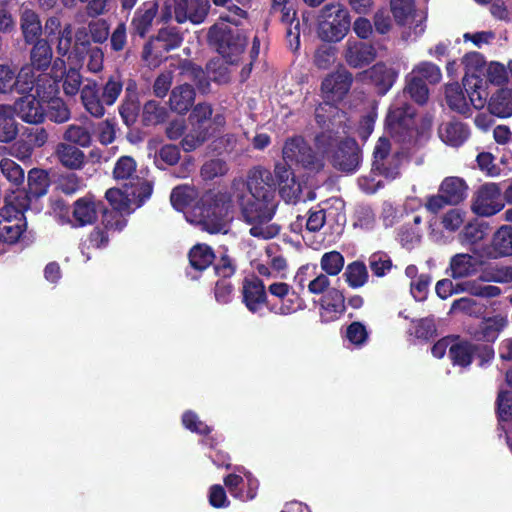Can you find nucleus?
Listing matches in <instances>:
<instances>
[{
	"label": "nucleus",
	"instance_id": "16",
	"mask_svg": "<svg viewBox=\"0 0 512 512\" xmlns=\"http://www.w3.org/2000/svg\"><path fill=\"white\" fill-rule=\"evenodd\" d=\"M283 160L295 163L304 168L317 170L323 166V156L312 152L311 148L301 137H295L286 141L283 147Z\"/></svg>",
	"mask_w": 512,
	"mask_h": 512
},
{
	"label": "nucleus",
	"instance_id": "43",
	"mask_svg": "<svg viewBox=\"0 0 512 512\" xmlns=\"http://www.w3.org/2000/svg\"><path fill=\"white\" fill-rule=\"evenodd\" d=\"M492 248L495 257L512 255V227L504 225L496 231Z\"/></svg>",
	"mask_w": 512,
	"mask_h": 512
},
{
	"label": "nucleus",
	"instance_id": "25",
	"mask_svg": "<svg viewBox=\"0 0 512 512\" xmlns=\"http://www.w3.org/2000/svg\"><path fill=\"white\" fill-rule=\"evenodd\" d=\"M345 297L336 289H330L319 300V315L323 323H330L338 320L345 312Z\"/></svg>",
	"mask_w": 512,
	"mask_h": 512
},
{
	"label": "nucleus",
	"instance_id": "9",
	"mask_svg": "<svg viewBox=\"0 0 512 512\" xmlns=\"http://www.w3.org/2000/svg\"><path fill=\"white\" fill-rule=\"evenodd\" d=\"M351 27V18L347 8L336 2L324 5L317 16L318 37L328 43L340 42Z\"/></svg>",
	"mask_w": 512,
	"mask_h": 512
},
{
	"label": "nucleus",
	"instance_id": "33",
	"mask_svg": "<svg viewBox=\"0 0 512 512\" xmlns=\"http://www.w3.org/2000/svg\"><path fill=\"white\" fill-rule=\"evenodd\" d=\"M468 186L466 182L459 177L451 176L445 178L440 187L439 192L443 193L450 205H457L467 197Z\"/></svg>",
	"mask_w": 512,
	"mask_h": 512
},
{
	"label": "nucleus",
	"instance_id": "61",
	"mask_svg": "<svg viewBox=\"0 0 512 512\" xmlns=\"http://www.w3.org/2000/svg\"><path fill=\"white\" fill-rule=\"evenodd\" d=\"M182 423L185 428L195 433L207 434L211 431L210 427L200 421L198 416L192 411H187L183 414Z\"/></svg>",
	"mask_w": 512,
	"mask_h": 512
},
{
	"label": "nucleus",
	"instance_id": "57",
	"mask_svg": "<svg viewBox=\"0 0 512 512\" xmlns=\"http://www.w3.org/2000/svg\"><path fill=\"white\" fill-rule=\"evenodd\" d=\"M72 47V28L70 25H66L63 27L61 31H59V35L57 38V52L59 55L66 57L65 61L68 63V56L73 51Z\"/></svg>",
	"mask_w": 512,
	"mask_h": 512
},
{
	"label": "nucleus",
	"instance_id": "13",
	"mask_svg": "<svg viewBox=\"0 0 512 512\" xmlns=\"http://www.w3.org/2000/svg\"><path fill=\"white\" fill-rule=\"evenodd\" d=\"M82 66V58L78 53L68 56V63L64 58H57L51 68L52 74H48L55 84L59 79L63 80V91L67 96H75L80 89L82 77L79 69Z\"/></svg>",
	"mask_w": 512,
	"mask_h": 512
},
{
	"label": "nucleus",
	"instance_id": "17",
	"mask_svg": "<svg viewBox=\"0 0 512 512\" xmlns=\"http://www.w3.org/2000/svg\"><path fill=\"white\" fill-rule=\"evenodd\" d=\"M501 187L497 183H485L474 194L471 210L479 216H492L504 207Z\"/></svg>",
	"mask_w": 512,
	"mask_h": 512
},
{
	"label": "nucleus",
	"instance_id": "6",
	"mask_svg": "<svg viewBox=\"0 0 512 512\" xmlns=\"http://www.w3.org/2000/svg\"><path fill=\"white\" fill-rule=\"evenodd\" d=\"M402 158V153L398 148H393L388 139L379 138L373 151L371 178L363 177L359 180L361 189L366 193H374L382 186V181L376 180L374 175L395 179L400 174Z\"/></svg>",
	"mask_w": 512,
	"mask_h": 512
},
{
	"label": "nucleus",
	"instance_id": "55",
	"mask_svg": "<svg viewBox=\"0 0 512 512\" xmlns=\"http://www.w3.org/2000/svg\"><path fill=\"white\" fill-rule=\"evenodd\" d=\"M136 172V163L129 156L121 157L114 168L113 174L117 180L130 179Z\"/></svg>",
	"mask_w": 512,
	"mask_h": 512
},
{
	"label": "nucleus",
	"instance_id": "50",
	"mask_svg": "<svg viewBox=\"0 0 512 512\" xmlns=\"http://www.w3.org/2000/svg\"><path fill=\"white\" fill-rule=\"evenodd\" d=\"M409 75L421 79L422 81L425 80L431 84L440 82L442 78L440 68L431 62L419 63L413 68Z\"/></svg>",
	"mask_w": 512,
	"mask_h": 512
},
{
	"label": "nucleus",
	"instance_id": "20",
	"mask_svg": "<svg viewBox=\"0 0 512 512\" xmlns=\"http://www.w3.org/2000/svg\"><path fill=\"white\" fill-rule=\"evenodd\" d=\"M33 69L24 65L17 75L8 65L0 64V92L6 93L15 89L20 94H25L35 89Z\"/></svg>",
	"mask_w": 512,
	"mask_h": 512
},
{
	"label": "nucleus",
	"instance_id": "41",
	"mask_svg": "<svg viewBox=\"0 0 512 512\" xmlns=\"http://www.w3.org/2000/svg\"><path fill=\"white\" fill-rule=\"evenodd\" d=\"M21 29L27 43H31L39 37L42 28L39 18L34 11L23 8L21 13Z\"/></svg>",
	"mask_w": 512,
	"mask_h": 512
},
{
	"label": "nucleus",
	"instance_id": "51",
	"mask_svg": "<svg viewBox=\"0 0 512 512\" xmlns=\"http://www.w3.org/2000/svg\"><path fill=\"white\" fill-rule=\"evenodd\" d=\"M0 169L3 176L14 186L19 187L24 182V170L16 162L9 158L0 161Z\"/></svg>",
	"mask_w": 512,
	"mask_h": 512
},
{
	"label": "nucleus",
	"instance_id": "63",
	"mask_svg": "<svg viewBox=\"0 0 512 512\" xmlns=\"http://www.w3.org/2000/svg\"><path fill=\"white\" fill-rule=\"evenodd\" d=\"M122 91V83L114 78H110L105 84L102 92L104 104L113 105Z\"/></svg>",
	"mask_w": 512,
	"mask_h": 512
},
{
	"label": "nucleus",
	"instance_id": "34",
	"mask_svg": "<svg viewBox=\"0 0 512 512\" xmlns=\"http://www.w3.org/2000/svg\"><path fill=\"white\" fill-rule=\"evenodd\" d=\"M469 131L467 127L457 121L443 123L439 128V137L447 145L458 147L468 138Z\"/></svg>",
	"mask_w": 512,
	"mask_h": 512
},
{
	"label": "nucleus",
	"instance_id": "42",
	"mask_svg": "<svg viewBox=\"0 0 512 512\" xmlns=\"http://www.w3.org/2000/svg\"><path fill=\"white\" fill-rule=\"evenodd\" d=\"M343 277L349 287L357 289L367 283L369 275L363 262L354 261L346 266Z\"/></svg>",
	"mask_w": 512,
	"mask_h": 512
},
{
	"label": "nucleus",
	"instance_id": "54",
	"mask_svg": "<svg viewBox=\"0 0 512 512\" xmlns=\"http://www.w3.org/2000/svg\"><path fill=\"white\" fill-rule=\"evenodd\" d=\"M337 49L333 46L321 45L315 52L314 62L321 69L329 68L336 60Z\"/></svg>",
	"mask_w": 512,
	"mask_h": 512
},
{
	"label": "nucleus",
	"instance_id": "64",
	"mask_svg": "<svg viewBox=\"0 0 512 512\" xmlns=\"http://www.w3.org/2000/svg\"><path fill=\"white\" fill-rule=\"evenodd\" d=\"M486 74L492 84L501 85L507 80L506 68L498 62L490 63L486 69Z\"/></svg>",
	"mask_w": 512,
	"mask_h": 512
},
{
	"label": "nucleus",
	"instance_id": "1",
	"mask_svg": "<svg viewBox=\"0 0 512 512\" xmlns=\"http://www.w3.org/2000/svg\"><path fill=\"white\" fill-rule=\"evenodd\" d=\"M268 178L269 172L254 170L250 173L247 184L242 180H235L232 193H225L231 199L230 220L236 201L245 221L251 226L250 234L261 239H271L279 232L278 226L271 223L275 202L274 191L266 181Z\"/></svg>",
	"mask_w": 512,
	"mask_h": 512
},
{
	"label": "nucleus",
	"instance_id": "31",
	"mask_svg": "<svg viewBox=\"0 0 512 512\" xmlns=\"http://www.w3.org/2000/svg\"><path fill=\"white\" fill-rule=\"evenodd\" d=\"M58 161L67 169L79 170L85 164V154L82 150L69 143H59L55 149Z\"/></svg>",
	"mask_w": 512,
	"mask_h": 512
},
{
	"label": "nucleus",
	"instance_id": "46",
	"mask_svg": "<svg viewBox=\"0 0 512 512\" xmlns=\"http://www.w3.org/2000/svg\"><path fill=\"white\" fill-rule=\"evenodd\" d=\"M212 249L205 244L195 245L189 253L190 264L197 270L206 269L214 260Z\"/></svg>",
	"mask_w": 512,
	"mask_h": 512
},
{
	"label": "nucleus",
	"instance_id": "52",
	"mask_svg": "<svg viewBox=\"0 0 512 512\" xmlns=\"http://www.w3.org/2000/svg\"><path fill=\"white\" fill-rule=\"evenodd\" d=\"M63 138L65 141L81 147H88L92 140L90 132L85 127L75 124L67 127Z\"/></svg>",
	"mask_w": 512,
	"mask_h": 512
},
{
	"label": "nucleus",
	"instance_id": "12",
	"mask_svg": "<svg viewBox=\"0 0 512 512\" xmlns=\"http://www.w3.org/2000/svg\"><path fill=\"white\" fill-rule=\"evenodd\" d=\"M269 294L274 298L268 301V309L271 313L280 316H288L305 309L304 299L289 284L274 282L268 287Z\"/></svg>",
	"mask_w": 512,
	"mask_h": 512
},
{
	"label": "nucleus",
	"instance_id": "56",
	"mask_svg": "<svg viewBox=\"0 0 512 512\" xmlns=\"http://www.w3.org/2000/svg\"><path fill=\"white\" fill-rule=\"evenodd\" d=\"M369 265L376 276L382 277L391 269L392 262L385 253L377 252L370 256Z\"/></svg>",
	"mask_w": 512,
	"mask_h": 512
},
{
	"label": "nucleus",
	"instance_id": "47",
	"mask_svg": "<svg viewBox=\"0 0 512 512\" xmlns=\"http://www.w3.org/2000/svg\"><path fill=\"white\" fill-rule=\"evenodd\" d=\"M344 202L339 198H331L324 206L321 207L325 211V221L331 225H343L346 221L344 213Z\"/></svg>",
	"mask_w": 512,
	"mask_h": 512
},
{
	"label": "nucleus",
	"instance_id": "62",
	"mask_svg": "<svg viewBox=\"0 0 512 512\" xmlns=\"http://www.w3.org/2000/svg\"><path fill=\"white\" fill-rule=\"evenodd\" d=\"M498 415L501 421L512 418V392L501 391L497 399Z\"/></svg>",
	"mask_w": 512,
	"mask_h": 512
},
{
	"label": "nucleus",
	"instance_id": "11",
	"mask_svg": "<svg viewBox=\"0 0 512 512\" xmlns=\"http://www.w3.org/2000/svg\"><path fill=\"white\" fill-rule=\"evenodd\" d=\"M36 95L45 102L46 115L56 123H64L70 118V110L58 96V85L48 74H40L35 83Z\"/></svg>",
	"mask_w": 512,
	"mask_h": 512
},
{
	"label": "nucleus",
	"instance_id": "36",
	"mask_svg": "<svg viewBox=\"0 0 512 512\" xmlns=\"http://www.w3.org/2000/svg\"><path fill=\"white\" fill-rule=\"evenodd\" d=\"M489 111L498 117L512 115V88H501L492 94L488 103Z\"/></svg>",
	"mask_w": 512,
	"mask_h": 512
},
{
	"label": "nucleus",
	"instance_id": "40",
	"mask_svg": "<svg viewBox=\"0 0 512 512\" xmlns=\"http://www.w3.org/2000/svg\"><path fill=\"white\" fill-rule=\"evenodd\" d=\"M182 42V37L173 28H166L159 31V34L155 41H152L144 48V57L148 59L151 53V49L155 45H159L160 48L169 51L177 48Z\"/></svg>",
	"mask_w": 512,
	"mask_h": 512
},
{
	"label": "nucleus",
	"instance_id": "23",
	"mask_svg": "<svg viewBox=\"0 0 512 512\" xmlns=\"http://www.w3.org/2000/svg\"><path fill=\"white\" fill-rule=\"evenodd\" d=\"M28 93L15 102L13 111L26 123H42L46 116L45 102L36 95V90Z\"/></svg>",
	"mask_w": 512,
	"mask_h": 512
},
{
	"label": "nucleus",
	"instance_id": "10",
	"mask_svg": "<svg viewBox=\"0 0 512 512\" xmlns=\"http://www.w3.org/2000/svg\"><path fill=\"white\" fill-rule=\"evenodd\" d=\"M316 147L323 158L330 157L333 165L339 170L352 172L359 164V148L351 138L338 141L330 133H322L316 137Z\"/></svg>",
	"mask_w": 512,
	"mask_h": 512
},
{
	"label": "nucleus",
	"instance_id": "48",
	"mask_svg": "<svg viewBox=\"0 0 512 512\" xmlns=\"http://www.w3.org/2000/svg\"><path fill=\"white\" fill-rule=\"evenodd\" d=\"M345 259L338 251H329L320 258V268L328 276H337L344 268Z\"/></svg>",
	"mask_w": 512,
	"mask_h": 512
},
{
	"label": "nucleus",
	"instance_id": "15",
	"mask_svg": "<svg viewBox=\"0 0 512 512\" xmlns=\"http://www.w3.org/2000/svg\"><path fill=\"white\" fill-rule=\"evenodd\" d=\"M352 83V75L346 70H339L326 77L322 83V92L326 103L316 109V119L319 123L325 122L324 112L326 107L332 109L331 104L340 101L349 91Z\"/></svg>",
	"mask_w": 512,
	"mask_h": 512
},
{
	"label": "nucleus",
	"instance_id": "29",
	"mask_svg": "<svg viewBox=\"0 0 512 512\" xmlns=\"http://www.w3.org/2000/svg\"><path fill=\"white\" fill-rule=\"evenodd\" d=\"M52 60V50L46 40H38L30 53V64L33 69L35 81L40 74H46L44 71L50 66Z\"/></svg>",
	"mask_w": 512,
	"mask_h": 512
},
{
	"label": "nucleus",
	"instance_id": "26",
	"mask_svg": "<svg viewBox=\"0 0 512 512\" xmlns=\"http://www.w3.org/2000/svg\"><path fill=\"white\" fill-rule=\"evenodd\" d=\"M317 270L318 268L315 264L303 265L298 269L296 278L299 285L304 286L307 279L313 276L307 284L308 292L313 295H325L331 289L330 276L323 272H318Z\"/></svg>",
	"mask_w": 512,
	"mask_h": 512
},
{
	"label": "nucleus",
	"instance_id": "60",
	"mask_svg": "<svg viewBox=\"0 0 512 512\" xmlns=\"http://www.w3.org/2000/svg\"><path fill=\"white\" fill-rule=\"evenodd\" d=\"M182 423L185 428L195 433L207 434L211 431L210 427L200 421L198 416L192 411H187L183 414Z\"/></svg>",
	"mask_w": 512,
	"mask_h": 512
},
{
	"label": "nucleus",
	"instance_id": "44",
	"mask_svg": "<svg viewBox=\"0 0 512 512\" xmlns=\"http://www.w3.org/2000/svg\"><path fill=\"white\" fill-rule=\"evenodd\" d=\"M29 192H25L30 197H40L47 193L49 187L48 175L40 169H32L28 173Z\"/></svg>",
	"mask_w": 512,
	"mask_h": 512
},
{
	"label": "nucleus",
	"instance_id": "4",
	"mask_svg": "<svg viewBox=\"0 0 512 512\" xmlns=\"http://www.w3.org/2000/svg\"><path fill=\"white\" fill-rule=\"evenodd\" d=\"M404 94H408L418 104H424L428 100L429 91L424 81L408 75ZM404 97L405 95L395 99L386 117V129L402 141L411 139L414 135V111Z\"/></svg>",
	"mask_w": 512,
	"mask_h": 512
},
{
	"label": "nucleus",
	"instance_id": "39",
	"mask_svg": "<svg viewBox=\"0 0 512 512\" xmlns=\"http://www.w3.org/2000/svg\"><path fill=\"white\" fill-rule=\"evenodd\" d=\"M195 92L194 89L187 84L175 87L171 93L170 106L178 112H186L194 102Z\"/></svg>",
	"mask_w": 512,
	"mask_h": 512
},
{
	"label": "nucleus",
	"instance_id": "19",
	"mask_svg": "<svg viewBox=\"0 0 512 512\" xmlns=\"http://www.w3.org/2000/svg\"><path fill=\"white\" fill-rule=\"evenodd\" d=\"M212 108L208 104L197 105L190 115L193 130L182 140V146L186 151H191L200 146L208 136V127Z\"/></svg>",
	"mask_w": 512,
	"mask_h": 512
},
{
	"label": "nucleus",
	"instance_id": "22",
	"mask_svg": "<svg viewBox=\"0 0 512 512\" xmlns=\"http://www.w3.org/2000/svg\"><path fill=\"white\" fill-rule=\"evenodd\" d=\"M391 11L396 22L408 26L415 36L424 32L422 23L426 18L425 14L414 9L412 0H391Z\"/></svg>",
	"mask_w": 512,
	"mask_h": 512
},
{
	"label": "nucleus",
	"instance_id": "5",
	"mask_svg": "<svg viewBox=\"0 0 512 512\" xmlns=\"http://www.w3.org/2000/svg\"><path fill=\"white\" fill-rule=\"evenodd\" d=\"M151 193L150 183L139 179H136V182H130V187L126 185L124 191L118 188L109 189L106 192V198L115 212L105 215L106 226L121 230L126 225L123 215L129 214L135 208L140 207L150 197Z\"/></svg>",
	"mask_w": 512,
	"mask_h": 512
},
{
	"label": "nucleus",
	"instance_id": "27",
	"mask_svg": "<svg viewBox=\"0 0 512 512\" xmlns=\"http://www.w3.org/2000/svg\"><path fill=\"white\" fill-rule=\"evenodd\" d=\"M344 58L351 67L360 68L376 58V51L372 45L350 38L345 45Z\"/></svg>",
	"mask_w": 512,
	"mask_h": 512
},
{
	"label": "nucleus",
	"instance_id": "38",
	"mask_svg": "<svg viewBox=\"0 0 512 512\" xmlns=\"http://www.w3.org/2000/svg\"><path fill=\"white\" fill-rule=\"evenodd\" d=\"M18 134L14 111L11 106L0 105V142H10Z\"/></svg>",
	"mask_w": 512,
	"mask_h": 512
},
{
	"label": "nucleus",
	"instance_id": "30",
	"mask_svg": "<svg viewBox=\"0 0 512 512\" xmlns=\"http://www.w3.org/2000/svg\"><path fill=\"white\" fill-rule=\"evenodd\" d=\"M480 264L479 259L472 255L456 254L450 260V275L454 279L471 277L478 272Z\"/></svg>",
	"mask_w": 512,
	"mask_h": 512
},
{
	"label": "nucleus",
	"instance_id": "2",
	"mask_svg": "<svg viewBox=\"0 0 512 512\" xmlns=\"http://www.w3.org/2000/svg\"><path fill=\"white\" fill-rule=\"evenodd\" d=\"M198 192L190 186H179L171 193V204L184 211L186 220L211 234L226 233L230 222L231 199L225 193H206L198 201Z\"/></svg>",
	"mask_w": 512,
	"mask_h": 512
},
{
	"label": "nucleus",
	"instance_id": "28",
	"mask_svg": "<svg viewBox=\"0 0 512 512\" xmlns=\"http://www.w3.org/2000/svg\"><path fill=\"white\" fill-rule=\"evenodd\" d=\"M243 302L247 309L258 312L267 303V294L263 282L257 278L245 279L242 286Z\"/></svg>",
	"mask_w": 512,
	"mask_h": 512
},
{
	"label": "nucleus",
	"instance_id": "8",
	"mask_svg": "<svg viewBox=\"0 0 512 512\" xmlns=\"http://www.w3.org/2000/svg\"><path fill=\"white\" fill-rule=\"evenodd\" d=\"M209 31V40L218 53L228 62L234 63L247 45V38L237 26L240 24L234 16L221 17Z\"/></svg>",
	"mask_w": 512,
	"mask_h": 512
},
{
	"label": "nucleus",
	"instance_id": "49",
	"mask_svg": "<svg viewBox=\"0 0 512 512\" xmlns=\"http://www.w3.org/2000/svg\"><path fill=\"white\" fill-rule=\"evenodd\" d=\"M467 223V211L460 208H452L441 216V225L448 232L458 231Z\"/></svg>",
	"mask_w": 512,
	"mask_h": 512
},
{
	"label": "nucleus",
	"instance_id": "18",
	"mask_svg": "<svg viewBox=\"0 0 512 512\" xmlns=\"http://www.w3.org/2000/svg\"><path fill=\"white\" fill-rule=\"evenodd\" d=\"M435 290L437 295L442 299H446L453 294L460 292H467L484 298H494L499 296L501 293L499 287L494 285H484L475 280L454 284L450 279H442L437 282Z\"/></svg>",
	"mask_w": 512,
	"mask_h": 512
},
{
	"label": "nucleus",
	"instance_id": "58",
	"mask_svg": "<svg viewBox=\"0 0 512 512\" xmlns=\"http://www.w3.org/2000/svg\"><path fill=\"white\" fill-rule=\"evenodd\" d=\"M280 194L288 203H294L299 200L302 192V186L296 181L295 176L289 179V182L281 184L279 187Z\"/></svg>",
	"mask_w": 512,
	"mask_h": 512
},
{
	"label": "nucleus",
	"instance_id": "35",
	"mask_svg": "<svg viewBox=\"0 0 512 512\" xmlns=\"http://www.w3.org/2000/svg\"><path fill=\"white\" fill-rule=\"evenodd\" d=\"M81 102L85 110L92 116L100 118L105 114L103 99L95 83H88L81 89Z\"/></svg>",
	"mask_w": 512,
	"mask_h": 512
},
{
	"label": "nucleus",
	"instance_id": "53",
	"mask_svg": "<svg viewBox=\"0 0 512 512\" xmlns=\"http://www.w3.org/2000/svg\"><path fill=\"white\" fill-rule=\"evenodd\" d=\"M369 337L366 326L358 321L352 322L346 329L347 340L356 347L363 346Z\"/></svg>",
	"mask_w": 512,
	"mask_h": 512
},
{
	"label": "nucleus",
	"instance_id": "7",
	"mask_svg": "<svg viewBox=\"0 0 512 512\" xmlns=\"http://www.w3.org/2000/svg\"><path fill=\"white\" fill-rule=\"evenodd\" d=\"M29 207V197L24 190L17 189L5 198L0 210V239L4 243L18 241L26 228L24 211Z\"/></svg>",
	"mask_w": 512,
	"mask_h": 512
},
{
	"label": "nucleus",
	"instance_id": "45",
	"mask_svg": "<svg viewBox=\"0 0 512 512\" xmlns=\"http://www.w3.org/2000/svg\"><path fill=\"white\" fill-rule=\"evenodd\" d=\"M474 348L471 344L465 341H460L458 338H454V342L451 346L450 358L454 365L466 367L470 365Z\"/></svg>",
	"mask_w": 512,
	"mask_h": 512
},
{
	"label": "nucleus",
	"instance_id": "3",
	"mask_svg": "<svg viewBox=\"0 0 512 512\" xmlns=\"http://www.w3.org/2000/svg\"><path fill=\"white\" fill-rule=\"evenodd\" d=\"M463 64L466 74L463 79L465 91L468 94L467 100L458 83L446 86V101L448 106L461 114H466L470 110V104L481 109L487 103L489 92L487 91V82L482 79L477 72L483 67V58L478 53L466 54L463 58Z\"/></svg>",
	"mask_w": 512,
	"mask_h": 512
},
{
	"label": "nucleus",
	"instance_id": "32",
	"mask_svg": "<svg viewBox=\"0 0 512 512\" xmlns=\"http://www.w3.org/2000/svg\"><path fill=\"white\" fill-rule=\"evenodd\" d=\"M381 94H385L394 84L398 72L384 63H377L365 72Z\"/></svg>",
	"mask_w": 512,
	"mask_h": 512
},
{
	"label": "nucleus",
	"instance_id": "14",
	"mask_svg": "<svg viewBox=\"0 0 512 512\" xmlns=\"http://www.w3.org/2000/svg\"><path fill=\"white\" fill-rule=\"evenodd\" d=\"M160 9L158 19L167 22L172 18V3L169 0H152L144 2L135 12L132 27L140 36H145L152 27Z\"/></svg>",
	"mask_w": 512,
	"mask_h": 512
},
{
	"label": "nucleus",
	"instance_id": "24",
	"mask_svg": "<svg viewBox=\"0 0 512 512\" xmlns=\"http://www.w3.org/2000/svg\"><path fill=\"white\" fill-rule=\"evenodd\" d=\"M224 484L231 495L241 501L252 500L258 489V481L250 472H245L243 476L229 474L224 478Z\"/></svg>",
	"mask_w": 512,
	"mask_h": 512
},
{
	"label": "nucleus",
	"instance_id": "37",
	"mask_svg": "<svg viewBox=\"0 0 512 512\" xmlns=\"http://www.w3.org/2000/svg\"><path fill=\"white\" fill-rule=\"evenodd\" d=\"M98 208L96 202L88 197L81 198L74 203V225L84 226L93 223L97 218Z\"/></svg>",
	"mask_w": 512,
	"mask_h": 512
},
{
	"label": "nucleus",
	"instance_id": "59",
	"mask_svg": "<svg viewBox=\"0 0 512 512\" xmlns=\"http://www.w3.org/2000/svg\"><path fill=\"white\" fill-rule=\"evenodd\" d=\"M227 170L228 168L225 162L215 159L210 160L203 165L201 175L204 179L212 180L215 177L224 175Z\"/></svg>",
	"mask_w": 512,
	"mask_h": 512
},
{
	"label": "nucleus",
	"instance_id": "21",
	"mask_svg": "<svg viewBox=\"0 0 512 512\" xmlns=\"http://www.w3.org/2000/svg\"><path fill=\"white\" fill-rule=\"evenodd\" d=\"M294 0H272L271 9L278 14L281 22L287 25V38L292 49H298L300 45V23L296 18Z\"/></svg>",
	"mask_w": 512,
	"mask_h": 512
}]
</instances>
